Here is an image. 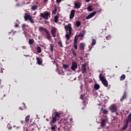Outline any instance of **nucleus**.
I'll use <instances>...</instances> for the list:
<instances>
[{"mask_svg":"<svg viewBox=\"0 0 131 131\" xmlns=\"http://www.w3.org/2000/svg\"><path fill=\"white\" fill-rule=\"evenodd\" d=\"M60 119V114L58 112H56L55 113V115L52 116V119L50 122V124L51 126V129L52 131L55 130L56 129V127H57V125H53L56 121H58Z\"/></svg>","mask_w":131,"mask_h":131,"instance_id":"1","label":"nucleus"},{"mask_svg":"<svg viewBox=\"0 0 131 131\" xmlns=\"http://www.w3.org/2000/svg\"><path fill=\"white\" fill-rule=\"evenodd\" d=\"M37 63L38 65H41L42 64V59L39 57H36Z\"/></svg>","mask_w":131,"mask_h":131,"instance_id":"16","label":"nucleus"},{"mask_svg":"<svg viewBox=\"0 0 131 131\" xmlns=\"http://www.w3.org/2000/svg\"><path fill=\"white\" fill-rule=\"evenodd\" d=\"M26 26L27 27L28 26L26 24H22L21 27L23 28V30L25 28V27H26Z\"/></svg>","mask_w":131,"mask_h":131,"instance_id":"41","label":"nucleus"},{"mask_svg":"<svg viewBox=\"0 0 131 131\" xmlns=\"http://www.w3.org/2000/svg\"><path fill=\"white\" fill-rule=\"evenodd\" d=\"M40 17H42V18H43L45 20H48L49 19L48 17H50L51 16V13L49 12H46L44 13H40Z\"/></svg>","mask_w":131,"mask_h":131,"instance_id":"6","label":"nucleus"},{"mask_svg":"<svg viewBox=\"0 0 131 131\" xmlns=\"http://www.w3.org/2000/svg\"><path fill=\"white\" fill-rule=\"evenodd\" d=\"M71 52H72V54L74 57H75V58H77V53H76V52H75V50L73 48H72L71 49Z\"/></svg>","mask_w":131,"mask_h":131,"instance_id":"19","label":"nucleus"},{"mask_svg":"<svg viewBox=\"0 0 131 131\" xmlns=\"http://www.w3.org/2000/svg\"><path fill=\"white\" fill-rule=\"evenodd\" d=\"M1 82H2V80H1V79H0V83H1Z\"/></svg>","mask_w":131,"mask_h":131,"instance_id":"61","label":"nucleus"},{"mask_svg":"<svg viewBox=\"0 0 131 131\" xmlns=\"http://www.w3.org/2000/svg\"><path fill=\"white\" fill-rule=\"evenodd\" d=\"M30 119V116L28 115V116L25 118V121H26V122H27V123H28V122H29Z\"/></svg>","mask_w":131,"mask_h":131,"instance_id":"26","label":"nucleus"},{"mask_svg":"<svg viewBox=\"0 0 131 131\" xmlns=\"http://www.w3.org/2000/svg\"><path fill=\"white\" fill-rule=\"evenodd\" d=\"M16 50L18 51V49H16Z\"/></svg>","mask_w":131,"mask_h":131,"instance_id":"64","label":"nucleus"},{"mask_svg":"<svg viewBox=\"0 0 131 131\" xmlns=\"http://www.w3.org/2000/svg\"><path fill=\"white\" fill-rule=\"evenodd\" d=\"M125 86H126V87L127 86V83H126V84H125Z\"/></svg>","mask_w":131,"mask_h":131,"instance_id":"57","label":"nucleus"},{"mask_svg":"<svg viewBox=\"0 0 131 131\" xmlns=\"http://www.w3.org/2000/svg\"><path fill=\"white\" fill-rule=\"evenodd\" d=\"M62 67H63L64 69H67V68H68V67H69V66L68 64H62Z\"/></svg>","mask_w":131,"mask_h":131,"instance_id":"36","label":"nucleus"},{"mask_svg":"<svg viewBox=\"0 0 131 131\" xmlns=\"http://www.w3.org/2000/svg\"><path fill=\"white\" fill-rule=\"evenodd\" d=\"M17 7H20V4L19 3H17L16 4V5Z\"/></svg>","mask_w":131,"mask_h":131,"instance_id":"50","label":"nucleus"},{"mask_svg":"<svg viewBox=\"0 0 131 131\" xmlns=\"http://www.w3.org/2000/svg\"><path fill=\"white\" fill-rule=\"evenodd\" d=\"M106 39H109L108 38V37H106Z\"/></svg>","mask_w":131,"mask_h":131,"instance_id":"58","label":"nucleus"},{"mask_svg":"<svg viewBox=\"0 0 131 131\" xmlns=\"http://www.w3.org/2000/svg\"><path fill=\"white\" fill-rule=\"evenodd\" d=\"M22 49H23V50H25L26 49V46H23L21 47Z\"/></svg>","mask_w":131,"mask_h":131,"instance_id":"49","label":"nucleus"},{"mask_svg":"<svg viewBox=\"0 0 131 131\" xmlns=\"http://www.w3.org/2000/svg\"><path fill=\"white\" fill-rule=\"evenodd\" d=\"M110 110L112 112V113H115V112H117V106H116V104H113L110 106Z\"/></svg>","mask_w":131,"mask_h":131,"instance_id":"5","label":"nucleus"},{"mask_svg":"<svg viewBox=\"0 0 131 131\" xmlns=\"http://www.w3.org/2000/svg\"><path fill=\"white\" fill-rule=\"evenodd\" d=\"M116 115H118V114L117 113V112H115Z\"/></svg>","mask_w":131,"mask_h":131,"instance_id":"56","label":"nucleus"},{"mask_svg":"<svg viewBox=\"0 0 131 131\" xmlns=\"http://www.w3.org/2000/svg\"><path fill=\"white\" fill-rule=\"evenodd\" d=\"M0 72H1V73H3L4 71H3V70L1 69Z\"/></svg>","mask_w":131,"mask_h":131,"instance_id":"52","label":"nucleus"},{"mask_svg":"<svg viewBox=\"0 0 131 131\" xmlns=\"http://www.w3.org/2000/svg\"><path fill=\"white\" fill-rule=\"evenodd\" d=\"M72 33V32H67V34L66 35V37L67 38V40H69V39H70V36L71 35V34Z\"/></svg>","mask_w":131,"mask_h":131,"instance_id":"22","label":"nucleus"},{"mask_svg":"<svg viewBox=\"0 0 131 131\" xmlns=\"http://www.w3.org/2000/svg\"><path fill=\"white\" fill-rule=\"evenodd\" d=\"M85 48V44L84 43H81L79 46V49L81 51H83Z\"/></svg>","mask_w":131,"mask_h":131,"instance_id":"17","label":"nucleus"},{"mask_svg":"<svg viewBox=\"0 0 131 131\" xmlns=\"http://www.w3.org/2000/svg\"><path fill=\"white\" fill-rule=\"evenodd\" d=\"M88 11H89V12H92V11H93V8H92V6H89L88 7Z\"/></svg>","mask_w":131,"mask_h":131,"instance_id":"35","label":"nucleus"},{"mask_svg":"<svg viewBox=\"0 0 131 131\" xmlns=\"http://www.w3.org/2000/svg\"><path fill=\"white\" fill-rule=\"evenodd\" d=\"M86 3H90L91 2V0H85Z\"/></svg>","mask_w":131,"mask_h":131,"instance_id":"51","label":"nucleus"},{"mask_svg":"<svg viewBox=\"0 0 131 131\" xmlns=\"http://www.w3.org/2000/svg\"><path fill=\"white\" fill-rule=\"evenodd\" d=\"M31 17V15L28 14V13H25L24 16L25 21H28Z\"/></svg>","mask_w":131,"mask_h":131,"instance_id":"13","label":"nucleus"},{"mask_svg":"<svg viewBox=\"0 0 131 131\" xmlns=\"http://www.w3.org/2000/svg\"><path fill=\"white\" fill-rule=\"evenodd\" d=\"M19 109H21V110H23V109L21 108V107H19Z\"/></svg>","mask_w":131,"mask_h":131,"instance_id":"59","label":"nucleus"},{"mask_svg":"<svg viewBox=\"0 0 131 131\" xmlns=\"http://www.w3.org/2000/svg\"><path fill=\"white\" fill-rule=\"evenodd\" d=\"M85 30H83V31H81L80 33L78 35V36L80 37H83L84 35H85Z\"/></svg>","mask_w":131,"mask_h":131,"instance_id":"21","label":"nucleus"},{"mask_svg":"<svg viewBox=\"0 0 131 131\" xmlns=\"http://www.w3.org/2000/svg\"><path fill=\"white\" fill-rule=\"evenodd\" d=\"M96 14H97V12L96 11L90 13L85 17V19L88 20V19H91V18H92V17H94V16H95Z\"/></svg>","mask_w":131,"mask_h":131,"instance_id":"10","label":"nucleus"},{"mask_svg":"<svg viewBox=\"0 0 131 131\" xmlns=\"http://www.w3.org/2000/svg\"><path fill=\"white\" fill-rule=\"evenodd\" d=\"M46 34V38H47V39H48V40H50V39H51V35L50 34V32H49L48 31H46V32L45 33Z\"/></svg>","mask_w":131,"mask_h":131,"instance_id":"20","label":"nucleus"},{"mask_svg":"<svg viewBox=\"0 0 131 131\" xmlns=\"http://www.w3.org/2000/svg\"><path fill=\"white\" fill-rule=\"evenodd\" d=\"M101 111H103L104 114H108V111L105 110H103V107L101 108Z\"/></svg>","mask_w":131,"mask_h":131,"instance_id":"34","label":"nucleus"},{"mask_svg":"<svg viewBox=\"0 0 131 131\" xmlns=\"http://www.w3.org/2000/svg\"><path fill=\"white\" fill-rule=\"evenodd\" d=\"M52 14H53V15H56V14H57V7H55L54 10L52 11Z\"/></svg>","mask_w":131,"mask_h":131,"instance_id":"33","label":"nucleus"},{"mask_svg":"<svg viewBox=\"0 0 131 131\" xmlns=\"http://www.w3.org/2000/svg\"><path fill=\"white\" fill-rule=\"evenodd\" d=\"M36 9H37V6L36 5H33L31 7V10H32L33 11H35Z\"/></svg>","mask_w":131,"mask_h":131,"instance_id":"30","label":"nucleus"},{"mask_svg":"<svg viewBox=\"0 0 131 131\" xmlns=\"http://www.w3.org/2000/svg\"><path fill=\"white\" fill-rule=\"evenodd\" d=\"M80 25H81V23L80 21L77 20L76 22V26L77 27H79V26H80Z\"/></svg>","mask_w":131,"mask_h":131,"instance_id":"29","label":"nucleus"},{"mask_svg":"<svg viewBox=\"0 0 131 131\" xmlns=\"http://www.w3.org/2000/svg\"><path fill=\"white\" fill-rule=\"evenodd\" d=\"M77 68V63L75 61L72 62L71 69L73 71H75Z\"/></svg>","mask_w":131,"mask_h":131,"instance_id":"8","label":"nucleus"},{"mask_svg":"<svg viewBox=\"0 0 131 131\" xmlns=\"http://www.w3.org/2000/svg\"><path fill=\"white\" fill-rule=\"evenodd\" d=\"M96 43H97V41H96V39H93L92 42L91 43L92 46H95V45H96Z\"/></svg>","mask_w":131,"mask_h":131,"instance_id":"31","label":"nucleus"},{"mask_svg":"<svg viewBox=\"0 0 131 131\" xmlns=\"http://www.w3.org/2000/svg\"><path fill=\"white\" fill-rule=\"evenodd\" d=\"M29 20L31 23H34V19L32 18V16H31V17Z\"/></svg>","mask_w":131,"mask_h":131,"instance_id":"38","label":"nucleus"},{"mask_svg":"<svg viewBox=\"0 0 131 131\" xmlns=\"http://www.w3.org/2000/svg\"><path fill=\"white\" fill-rule=\"evenodd\" d=\"M37 53H38V54H40V53H41V48H40V47L38 46L37 47Z\"/></svg>","mask_w":131,"mask_h":131,"instance_id":"28","label":"nucleus"},{"mask_svg":"<svg viewBox=\"0 0 131 131\" xmlns=\"http://www.w3.org/2000/svg\"><path fill=\"white\" fill-rule=\"evenodd\" d=\"M94 88L95 90H96V91H98V90L100 89V85H99L98 83H95Z\"/></svg>","mask_w":131,"mask_h":131,"instance_id":"24","label":"nucleus"},{"mask_svg":"<svg viewBox=\"0 0 131 131\" xmlns=\"http://www.w3.org/2000/svg\"><path fill=\"white\" fill-rule=\"evenodd\" d=\"M126 97H127V94L126 93V92H124L123 94V96L120 98L121 102H122V101H123V100H124L125 99H126Z\"/></svg>","mask_w":131,"mask_h":131,"instance_id":"14","label":"nucleus"},{"mask_svg":"<svg viewBox=\"0 0 131 131\" xmlns=\"http://www.w3.org/2000/svg\"><path fill=\"white\" fill-rule=\"evenodd\" d=\"M14 27H15V28H18V27H19V25H18V24H16L14 25Z\"/></svg>","mask_w":131,"mask_h":131,"instance_id":"45","label":"nucleus"},{"mask_svg":"<svg viewBox=\"0 0 131 131\" xmlns=\"http://www.w3.org/2000/svg\"><path fill=\"white\" fill-rule=\"evenodd\" d=\"M39 30L40 31H45V33L47 32V31H48V30L45 29V28L42 27H40L39 28Z\"/></svg>","mask_w":131,"mask_h":131,"instance_id":"25","label":"nucleus"},{"mask_svg":"<svg viewBox=\"0 0 131 131\" xmlns=\"http://www.w3.org/2000/svg\"><path fill=\"white\" fill-rule=\"evenodd\" d=\"M74 48L75 50H77V43L74 42Z\"/></svg>","mask_w":131,"mask_h":131,"instance_id":"39","label":"nucleus"},{"mask_svg":"<svg viewBox=\"0 0 131 131\" xmlns=\"http://www.w3.org/2000/svg\"><path fill=\"white\" fill-rule=\"evenodd\" d=\"M21 123H22V124H23L24 123L23 121H21Z\"/></svg>","mask_w":131,"mask_h":131,"instance_id":"55","label":"nucleus"},{"mask_svg":"<svg viewBox=\"0 0 131 131\" xmlns=\"http://www.w3.org/2000/svg\"><path fill=\"white\" fill-rule=\"evenodd\" d=\"M125 79V75L122 74L120 77V80H124Z\"/></svg>","mask_w":131,"mask_h":131,"instance_id":"32","label":"nucleus"},{"mask_svg":"<svg viewBox=\"0 0 131 131\" xmlns=\"http://www.w3.org/2000/svg\"><path fill=\"white\" fill-rule=\"evenodd\" d=\"M55 65H56V66H57V67H58V63H56Z\"/></svg>","mask_w":131,"mask_h":131,"instance_id":"53","label":"nucleus"},{"mask_svg":"<svg viewBox=\"0 0 131 131\" xmlns=\"http://www.w3.org/2000/svg\"><path fill=\"white\" fill-rule=\"evenodd\" d=\"M99 79L101 81H102L104 86H108V82L107 81V80H106V78L102 75V74L99 75Z\"/></svg>","mask_w":131,"mask_h":131,"instance_id":"4","label":"nucleus"},{"mask_svg":"<svg viewBox=\"0 0 131 131\" xmlns=\"http://www.w3.org/2000/svg\"><path fill=\"white\" fill-rule=\"evenodd\" d=\"M81 70L83 74H85V73H86V66L85 64H82Z\"/></svg>","mask_w":131,"mask_h":131,"instance_id":"11","label":"nucleus"},{"mask_svg":"<svg viewBox=\"0 0 131 131\" xmlns=\"http://www.w3.org/2000/svg\"><path fill=\"white\" fill-rule=\"evenodd\" d=\"M89 48L90 49L89 51H91V50H92V48H93L92 44L89 46Z\"/></svg>","mask_w":131,"mask_h":131,"instance_id":"44","label":"nucleus"},{"mask_svg":"<svg viewBox=\"0 0 131 131\" xmlns=\"http://www.w3.org/2000/svg\"><path fill=\"white\" fill-rule=\"evenodd\" d=\"M100 126H101V127H105L106 126V120L105 119L101 120Z\"/></svg>","mask_w":131,"mask_h":131,"instance_id":"15","label":"nucleus"},{"mask_svg":"<svg viewBox=\"0 0 131 131\" xmlns=\"http://www.w3.org/2000/svg\"><path fill=\"white\" fill-rule=\"evenodd\" d=\"M74 15H75V10H72L70 14V19H73V18H74Z\"/></svg>","mask_w":131,"mask_h":131,"instance_id":"12","label":"nucleus"},{"mask_svg":"<svg viewBox=\"0 0 131 131\" xmlns=\"http://www.w3.org/2000/svg\"><path fill=\"white\" fill-rule=\"evenodd\" d=\"M80 99L83 100V103L82 105H83V107H82V110H83L84 108H85L86 104L89 103V99L86 98V97H84V95H81Z\"/></svg>","mask_w":131,"mask_h":131,"instance_id":"3","label":"nucleus"},{"mask_svg":"<svg viewBox=\"0 0 131 131\" xmlns=\"http://www.w3.org/2000/svg\"><path fill=\"white\" fill-rule=\"evenodd\" d=\"M51 34L53 37H56V33L57 32V29L55 27H52L51 30Z\"/></svg>","mask_w":131,"mask_h":131,"instance_id":"9","label":"nucleus"},{"mask_svg":"<svg viewBox=\"0 0 131 131\" xmlns=\"http://www.w3.org/2000/svg\"><path fill=\"white\" fill-rule=\"evenodd\" d=\"M57 43H58V45H59V46L60 47H61V48H63V45L62 44V42L61 41H58Z\"/></svg>","mask_w":131,"mask_h":131,"instance_id":"40","label":"nucleus"},{"mask_svg":"<svg viewBox=\"0 0 131 131\" xmlns=\"http://www.w3.org/2000/svg\"><path fill=\"white\" fill-rule=\"evenodd\" d=\"M24 105V106H25V103H23Z\"/></svg>","mask_w":131,"mask_h":131,"instance_id":"62","label":"nucleus"},{"mask_svg":"<svg viewBox=\"0 0 131 131\" xmlns=\"http://www.w3.org/2000/svg\"><path fill=\"white\" fill-rule=\"evenodd\" d=\"M10 126H11V124H8L7 125V127L9 128V129H11L12 126H11V127H10Z\"/></svg>","mask_w":131,"mask_h":131,"instance_id":"43","label":"nucleus"},{"mask_svg":"<svg viewBox=\"0 0 131 131\" xmlns=\"http://www.w3.org/2000/svg\"><path fill=\"white\" fill-rule=\"evenodd\" d=\"M112 118H113V119L112 120V121L115 120V116H112Z\"/></svg>","mask_w":131,"mask_h":131,"instance_id":"48","label":"nucleus"},{"mask_svg":"<svg viewBox=\"0 0 131 131\" xmlns=\"http://www.w3.org/2000/svg\"><path fill=\"white\" fill-rule=\"evenodd\" d=\"M78 37H80L78 36V35H76L75 36L74 42L77 43V41L78 40Z\"/></svg>","mask_w":131,"mask_h":131,"instance_id":"27","label":"nucleus"},{"mask_svg":"<svg viewBox=\"0 0 131 131\" xmlns=\"http://www.w3.org/2000/svg\"><path fill=\"white\" fill-rule=\"evenodd\" d=\"M75 9H80V3L79 2H77L74 3Z\"/></svg>","mask_w":131,"mask_h":131,"instance_id":"18","label":"nucleus"},{"mask_svg":"<svg viewBox=\"0 0 131 131\" xmlns=\"http://www.w3.org/2000/svg\"><path fill=\"white\" fill-rule=\"evenodd\" d=\"M58 19H59V17H57V16H54V22L55 23H57L58 22Z\"/></svg>","mask_w":131,"mask_h":131,"instance_id":"37","label":"nucleus"},{"mask_svg":"<svg viewBox=\"0 0 131 131\" xmlns=\"http://www.w3.org/2000/svg\"><path fill=\"white\" fill-rule=\"evenodd\" d=\"M36 4L37 5V4H38V3L36 2Z\"/></svg>","mask_w":131,"mask_h":131,"instance_id":"63","label":"nucleus"},{"mask_svg":"<svg viewBox=\"0 0 131 131\" xmlns=\"http://www.w3.org/2000/svg\"><path fill=\"white\" fill-rule=\"evenodd\" d=\"M47 2H48V0H45V1H44V3H47Z\"/></svg>","mask_w":131,"mask_h":131,"instance_id":"54","label":"nucleus"},{"mask_svg":"<svg viewBox=\"0 0 131 131\" xmlns=\"http://www.w3.org/2000/svg\"><path fill=\"white\" fill-rule=\"evenodd\" d=\"M129 122H131V113L128 115L126 119V123L124 124V126L122 127V130H125V129H126Z\"/></svg>","mask_w":131,"mask_h":131,"instance_id":"2","label":"nucleus"},{"mask_svg":"<svg viewBox=\"0 0 131 131\" xmlns=\"http://www.w3.org/2000/svg\"><path fill=\"white\" fill-rule=\"evenodd\" d=\"M55 17H57L59 18V17H60V14H59V13H57V14H56V15H55Z\"/></svg>","mask_w":131,"mask_h":131,"instance_id":"47","label":"nucleus"},{"mask_svg":"<svg viewBox=\"0 0 131 131\" xmlns=\"http://www.w3.org/2000/svg\"><path fill=\"white\" fill-rule=\"evenodd\" d=\"M62 2V0H56L57 4H59Z\"/></svg>","mask_w":131,"mask_h":131,"instance_id":"46","label":"nucleus"},{"mask_svg":"<svg viewBox=\"0 0 131 131\" xmlns=\"http://www.w3.org/2000/svg\"><path fill=\"white\" fill-rule=\"evenodd\" d=\"M50 51L53 52L54 51V49L53 48V45H50Z\"/></svg>","mask_w":131,"mask_h":131,"instance_id":"42","label":"nucleus"},{"mask_svg":"<svg viewBox=\"0 0 131 131\" xmlns=\"http://www.w3.org/2000/svg\"><path fill=\"white\" fill-rule=\"evenodd\" d=\"M1 119H4V117H2L1 118Z\"/></svg>","mask_w":131,"mask_h":131,"instance_id":"60","label":"nucleus"},{"mask_svg":"<svg viewBox=\"0 0 131 131\" xmlns=\"http://www.w3.org/2000/svg\"><path fill=\"white\" fill-rule=\"evenodd\" d=\"M33 43H34V40L33 39H30L29 40V45L33 46Z\"/></svg>","mask_w":131,"mask_h":131,"instance_id":"23","label":"nucleus"},{"mask_svg":"<svg viewBox=\"0 0 131 131\" xmlns=\"http://www.w3.org/2000/svg\"><path fill=\"white\" fill-rule=\"evenodd\" d=\"M66 31L67 32L69 30V32H72V27H71V24H68L64 26Z\"/></svg>","mask_w":131,"mask_h":131,"instance_id":"7","label":"nucleus"}]
</instances>
